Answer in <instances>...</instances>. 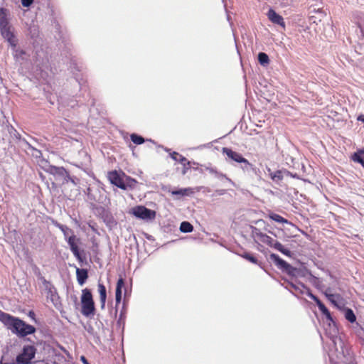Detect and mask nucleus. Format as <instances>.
<instances>
[{
  "mask_svg": "<svg viewBox=\"0 0 364 364\" xmlns=\"http://www.w3.org/2000/svg\"><path fill=\"white\" fill-rule=\"evenodd\" d=\"M0 321L4 323L7 329L20 338L26 337L36 332V328L26 323L18 317L11 316L0 310Z\"/></svg>",
  "mask_w": 364,
  "mask_h": 364,
  "instance_id": "nucleus-1",
  "label": "nucleus"
},
{
  "mask_svg": "<svg viewBox=\"0 0 364 364\" xmlns=\"http://www.w3.org/2000/svg\"><path fill=\"white\" fill-rule=\"evenodd\" d=\"M51 173L70 178L69 173L63 167L51 166Z\"/></svg>",
  "mask_w": 364,
  "mask_h": 364,
  "instance_id": "nucleus-21",
  "label": "nucleus"
},
{
  "mask_svg": "<svg viewBox=\"0 0 364 364\" xmlns=\"http://www.w3.org/2000/svg\"><path fill=\"white\" fill-rule=\"evenodd\" d=\"M92 230L95 231L96 230L95 229V228L92 227Z\"/></svg>",
  "mask_w": 364,
  "mask_h": 364,
  "instance_id": "nucleus-40",
  "label": "nucleus"
},
{
  "mask_svg": "<svg viewBox=\"0 0 364 364\" xmlns=\"http://www.w3.org/2000/svg\"><path fill=\"white\" fill-rule=\"evenodd\" d=\"M76 277L77 282L80 285H83L88 278V272L86 269L77 268Z\"/></svg>",
  "mask_w": 364,
  "mask_h": 364,
  "instance_id": "nucleus-15",
  "label": "nucleus"
},
{
  "mask_svg": "<svg viewBox=\"0 0 364 364\" xmlns=\"http://www.w3.org/2000/svg\"><path fill=\"white\" fill-rule=\"evenodd\" d=\"M345 318L350 321V323H353L356 320V316L353 313V310L350 309H348L345 313Z\"/></svg>",
  "mask_w": 364,
  "mask_h": 364,
  "instance_id": "nucleus-31",
  "label": "nucleus"
},
{
  "mask_svg": "<svg viewBox=\"0 0 364 364\" xmlns=\"http://www.w3.org/2000/svg\"><path fill=\"white\" fill-rule=\"evenodd\" d=\"M359 164H360L361 166L364 168V160L363 161V162H360Z\"/></svg>",
  "mask_w": 364,
  "mask_h": 364,
  "instance_id": "nucleus-39",
  "label": "nucleus"
},
{
  "mask_svg": "<svg viewBox=\"0 0 364 364\" xmlns=\"http://www.w3.org/2000/svg\"><path fill=\"white\" fill-rule=\"evenodd\" d=\"M272 247L275 248L277 250H278L287 255H288L289 253V251L288 250L285 249L283 245L277 240H274V242L272 245Z\"/></svg>",
  "mask_w": 364,
  "mask_h": 364,
  "instance_id": "nucleus-24",
  "label": "nucleus"
},
{
  "mask_svg": "<svg viewBox=\"0 0 364 364\" xmlns=\"http://www.w3.org/2000/svg\"><path fill=\"white\" fill-rule=\"evenodd\" d=\"M107 177L112 184L122 190H126L127 188V186L125 184L123 178L117 171H109Z\"/></svg>",
  "mask_w": 364,
  "mask_h": 364,
  "instance_id": "nucleus-8",
  "label": "nucleus"
},
{
  "mask_svg": "<svg viewBox=\"0 0 364 364\" xmlns=\"http://www.w3.org/2000/svg\"><path fill=\"white\" fill-rule=\"evenodd\" d=\"M36 351V349L33 346H24L21 353L17 355L16 363L17 364H29L34 358Z\"/></svg>",
  "mask_w": 364,
  "mask_h": 364,
  "instance_id": "nucleus-3",
  "label": "nucleus"
},
{
  "mask_svg": "<svg viewBox=\"0 0 364 364\" xmlns=\"http://www.w3.org/2000/svg\"><path fill=\"white\" fill-rule=\"evenodd\" d=\"M66 240L74 256L77 259L81 260V255L78 247V245L80 243V239L77 237V236L75 234H73L72 235H70Z\"/></svg>",
  "mask_w": 364,
  "mask_h": 364,
  "instance_id": "nucleus-9",
  "label": "nucleus"
},
{
  "mask_svg": "<svg viewBox=\"0 0 364 364\" xmlns=\"http://www.w3.org/2000/svg\"><path fill=\"white\" fill-rule=\"evenodd\" d=\"M223 153L225 154L228 158H230L234 161L238 163H243L247 166H251V164L248 161V160L244 158L240 153L232 151L230 148H223Z\"/></svg>",
  "mask_w": 364,
  "mask_h": 364,
  "instance_id": "nucleus-7",
  "label": "nucleus"
},
{
  "mask_svg": "<svg viewBox=\"0 0 364 364\" xmlns=\"http://www.w3.org/2000/svg\"><path fill=\"white\" fill-rule=\"evenodd\" d=\"M171 193L173 196H189L194 193V191L192 188H181L179 190L172 191H171Z\"/></svg>",
  "mask_w": 364,
  "mask_h": 364,
  "instance_id": "nucleus-19",
  "label": "nucleus"
},
{
  "mask_svg": "<svg viewBox=\"0 0 364 364\" xmlns=\"http://www.w3.org/2000/svg\"><path fill=\"white\" fill-rule=\"evenodd\" d=\"M309 297L314 300L316 305L318 306L319 310L324 314L326 315L328 318H330L331 317V314L328 311V309L326 307V306L323 304V302H321V301L315 295H314L313 294L311 293H309Z\"/></svg>",
  "mask_w": 364,
  "mask_h": 364,
  "instance_id": "nucleus-13",
  "label": "nucleus"
},
{
  "mask_svg": "<svg viewBox=\"0 0 364 364\" xmlns=\"http://www.w3.org/2000/svg\"><path fill=\"white\" fill-rule=\"evenodd\" d=\"M102 218L103 219V221L107 225H113L114 224H116V222L114 220V217L112 216V213L105 209H103L102 213H100Z\"/></svg>",
  "mask_w": 364,
  "mask_h": 364,
  "instance_id": "nucleus-17",
  "label": "nucleus"
},
{
  "mask_svg": "<svg viewBox=\"0 0 364 364\" xmlns=\"http://www.w3.org/2000/svg\"><path fill=\"white\" fill-rule=\"evenodd\" d=\"M66 360H65V358L58 353H55L50 359H48L46 360V362L45 363V364H62L63 362H65Z\"/></svg>",
  "mask_w": 364,
  "mask_h": 364,
  "instance_id": "nucleus-18",
  "label": "nucleus"
},
{
  "mask_svg": "<svg viewBox=\"0 0 364 364\" xmlns=\"http://www.w3.org/2000/svg\"><path fill=\"white\" fill-rule=\"evenodd\" d=\"M268 217L277 222V223H282V224H288L289 223V222L288 221L287 219L283 218L282 216H281L279 214H277V213H270L269 215H268Z\"/></svg>",
  "mask_w": 364,
  "mask_h": 364,
  "instance_id": "nucleus-22",
  "label": "nucleus"
},
{
  "mask_svg": "<svg viewBox=\"0 0 364 364\" xmlns=\"http://www.w3.org/2000/svg\"><path fill=\"white\" fill-rule=\"evenodd\" d=\"M124 280L123 278L120 277L117 282L115 296H122V289L124 287Z\"/></svg>",
  "mask_w": 364,
  "mask_h": 364,
  "instance_id": "nucleus-28",
  "label": "nucleus"
},
{
  "mask_svg": "<svg viewBox=\"0 0 364 364\" xmlns=\"http://www.w3.org/2000/svg\"><path fill=\"white\" fill-rule=\"evenodd\" d=\"M1 36L13 47L17 45V40L14 33V28L11 25L0 28Z\"/></svg>",
  "mask_w": 364,
  "mask_h": 364,
  "instance_id": "nucleus-6",
  "label": "nucleus"
},
{
  "mask_svg": "<svg viewBox=\"0 0 364 364\" xmlns=\"http://www.w3.org/2000/svg\"><path fill=\"white\" fill-rule=\"evenodd\" d=\"M171 156L174 161L179 162L180 164H183V166H186V164H188V165L189 164V161H188V159L186 157H184L183 156H182L181 154H180L176 151H173L172 154H171Z\"/></svg>",
  "mask_w": 364,
  "mask_h": 364,
  "instance_id": "nucleus-20",
  "label": "nucleus"
},
{
  "mask_svg": "<svg viewBox=\"0 0 364 364\" xmlns=\"http://www.w3.org/2000/svg\"><path fill=\"white\" fill-rule=\"evenodd\" d=\"M98 292L100 294V307L102 309L105 308V303L107 299V290L105 286L102 283L97 284Z\"/></svg>",
  "mask_w": 364,
  "mask_h": 364,
  "instance_id": "nucleus-12",
  "label": "nucleus"
},
{
  "mask_svg": "<svg viewBox=\"0 0 364 364\" xmlns=\"http://www.w3.org/2000/svg\"><path fill=\"white\" fill-rule=\"evenodd\" d=\"M9 11L7 9L0 8V28L10 25L8 16Z\"/></svg>",
  "mask_w": 364,
  "mask_h": 364,
  "instance_id": "nucleus-14",
  "label": "nucleus"
},
{
  "mask_svg": "<svg viewBox=\"0 0 364 364\" xmlns=\"http://www.w3.org/2000/svg\"><path fill=\"white\" fill-rule=\"evenodd\" d=\"M258 60L259 63L262 65H267L269 63V56L265 53L262 52L258 54Z\"/></svg>",
  "mask_w": 364,
  "mask_h": 364,
  "instance_id": "nucleus-29",
  "label": "nucleus"
},
{
  "mask_svg": "<svg viewBox=\"0 0 364 364\" xmlns=\"http://www.w3.org/2000/svg\"><path fill=\"white\" fill-rule=\"evenodd\" d=\"M80 361L83 363V364H90L88 360H87V358L84 356V355H82L80 357Z\"/></svg>",
  "mask_w": 364,
  "mask_h": 364,
  "instance_id": "nucleus-36",
  "label": "nucleus"
},
{
  "mask_svg": "<svg viewBox=\"0 0 364 364\" xmlns=\"http://www.w3.org/2000/svg\"><path fill=\"white\" fill-rule=\"evenodd\" d=\"M253 235L258 239L260 242L272 247L274 239L265 233L262 232L259 229L255 228L252 230Z\"/></svg>",
  "mask_w": 364,
  "mask_h": 364,
  "instance_id": "nucleus-10",
  "label": "nucleus"
},
{
  "mask_svg": "<svg viewBox=\"0 0 364 364\" xmlns=\"http://www.w3.org/2000/svg\"><path fill=\"white\" fill-rule=\"evenodd\" d=\"M193 230V225L188 222H182L180 226V230L183 232H191Z\"/></svg>",
  "mask_w": 364,
  "mask_h": 364,
  "instance_id": "nucleus-26",
  "label": "nucleus"
},
{
  "mask_svg": "<svg viewBox=\"0 0 364 364\" xmlns=\"http://www.w3.org/2000/svg\"><path fill=\"white\" fill-rule=\"evenodd\" d=\"M242 257L253 264H258V259L250 253L245 252Z\"/></svg>",
  "mask_w": 364,
  "mask_h": 364,
  "instance_id": "nucleus-32",
  "label": "nucleus"
},
{
  "mask_svg": "<svg viewBox=\"0 0 364 364\" xmlns=\"http://www.w3.org/2000/svg\"><path fill=\"white\" fill-rule=\"evenodd\" d=\"M352 160L358 163L363 162L364 160V151L358 150L357 152L354 153L352 156Z\"/></svg>",
  "mask_w": 364,
  "mask_h": 364,
  "instance_id": "nucleus-27",
  "label": "nucleus"
},
{
  "mask_svg": "<svg viewBox=\"0 0 364 364\" xmlns=\"http://www.w3.org/2000/svg\"><path fill=\"white\" fill-rule=\"evenodd\" d=\"M81 302V314L89 317L94 316L95 314V306L91 290L85 288L82 290L80 297Z\"/></svg>",
  "mask_w": 364,
  "mask_h": 364,
  "instance_id": "nucleus-2",
  "label": "nucleus"
},
{
  "mask_svg": "<svg viewBox=\"0 0 364 364\" xmlns=\"http://www.w3.org/2000/svg\"><path fill=\"white\" fill-rule=\"evenodd\" d=\"M43 285L46 289V298L49 299L54 306H57L60 303V297L54 286L48 281L44 279Z\"/></svg>",
  "mask_w": 364,
  "mask_h": 364,
  "instance_id": "nucleus-5",
  "label": "nucleus"
},
{
  "mask_svg": "<svg viewBox=\"0 0 364 364\" xmlns=\"http://www.w3.org/2000/svg\"><path fill=\"white\" fill-rule=\"evenodd\" d=\"M267 16L269 20L274 24L281 26L282 28H285V22L283 17L278 14L274 9H270L267 12Z\"/></svg>",
  "mask_w": 364,
  "mask_h": 364,
  "instance_id": "nucleus-11",
  "label": "nucleus"
},
{
  "mask_svg": "<svg viewBox=\"0 0 364 364\" xmlns=\"http://www.w3.org/2000/svg\"><path fill=\"white\" fill-rule=\"evenodd\" d=\"M130 213L137 218L142 220H153L156 217V212L154 210L148 209L143 205H136L132 208Z\"/></svg>",
  "mask_w": 364,
  "mask_h": 364,
  "instance_id": "nucleus-4",
  "label": "nucleus"
},
{
  "mask_svg": "<svg viewBox=\"0 0 364 364\" xmlns=\"http://www.w3.org/2000/svg\"><path fill=\"white\" fill-rule=\"evenodd\" d=\"M270 257L277 264V265L282 269L287 270L291 267V265L289 263L280 258L276 254H271Z\"/></svg>",
  "mask_w": 364,
  "mask_h": 364,
  "instance_id": "nucleus-16",
  "label": "nucleus"
},
{
  "mask_svg": "<svg viewBox=\"0 0 364 364\" xmlns=\"http://www.w3.org/2000/svg\"><path fill=\"white\" fill-rule=\"evenodd\" d=\"M33 2V0H21V4L24 7L30 6Z\"/></svg>",
  "mask_w": 364,
  "mask_h": 364,
  "instance_id": "nucleus-34",
  "label": "nucleus"
},
{
  "mask_svg": "<svg viewBox=\"0 0 364 364\" xmlns=\"http://www.w3.org/2000/svg\"><path fill=\"white\" fill-rule=\"evenodd\" d=\"M29 316H30L31 317L33 318V317H34V316H35L34 312H33V311H30V312H29Z\"/></svg>",
  "mask_w": 364,
  "mask_h": 364,
  "instance_id": "nucleus-38",
  "label": "nucleus"
},
{
  "mask_svg": "<svg viewBox=\"0 0 364 364\" xmlns=\"http://www.w3.org/2000/svg\"><path fill=\"white\" fill-rule=\"evenodd\" d=\"M326 296L328 299L333 304H336V299H338L340 296L338 294H328L326 293Z\"/></svg>",
  "mask_w": 364,
  "mask_h": 364,
  "instance_id": "nucleus-33",
  "label": "nucleus"
},
{
  "mask_svg": "<svg viewBox=\"0 0 364 364\" xmlns=\"http://www.w3.org/2000/svg\"><path fill=\"white\" fill-rule=\"evenodd\" d=\"M282 170L284 177V176H290V177H293V178L295 177V175H293L289 171H288L287 169H282Z\"/></svg>",
  "mask_w": 364,
  "mask_h": 364,
  "instance_id": "nucleus-35",
  "label": "nucleus"
},
{
  "mask_svg": "<svg viewBox=\"0 0 364 364\" xmlns=\"http://www.w3.org/2000/svg\"><path fill=\"white\" fill-rule=\"evenodd\" d=\"M130 139L136 145H140L144 142V139L136 134H132L130 135Z\"/></svg>",
  "mask_w": 364,
  "mask_h": 364,
  "instance_id": "nucleus-30",
  "label": "nucleus"
},
{
  "mask_svg": "<svg viewBox=\"0 0 364 364\" xmlns=\"http://www.w3.org/2000/svg\"><path fill=\"white\" fill-rule=\"evenodd\" d=\"M122 300V296H115L116 306L120 304Z\"/></svg>",
  "mask_w": 364,
  "mask_h": 364,
  "instance_id": "nucleus-37",
  "label": "nucleus"
},
{
  "mask_svg": "<svg viewBox=\"0 0 364 364\" xmlns=\"http://www.w3.org/2000/svg\"><path fill=\"white\" fill-rule=\"evenodd\" d=\"M270 178L274 181H279L284 178L282 170H277L273 173H270Z\"/></svg>",
  "mask_w": 364,
  "mask_h": 364,
  "instance_id": "nucleus-25",
  "label": "nucleus"
},
{
  "mask_svg": "<svg viewBox=\"0 0 364 364\" xmlns=\"http://www.w3.org/2000/svg\"><path fill=\"white\" fill-rule=\"evenodd\" d=\"M56 226L63 232L65 239L67 240L70 235L74 234V232L72 229L69 228L66 225L62 224H57Z\"/></svg>",
  "mask_w": 364,
  "mask_h": 364,
  "instance_id": "nucleus-23",
  "label": "nucleus"
}]
</instances>
